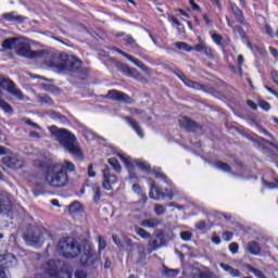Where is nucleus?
Masks as SVG:
<instances>
[{"label": "nucleus", "instance_id": "obj_34", "mask_svg": "<svg viewBox=\"0 0 278 278\" xmlns=\"http://www.w3.org/2000/svg\"><path fill=\"white\" fill-rule=\"evenodd\" d=\"M92 191H93V201L94 203H99L101 201V187L99 185H92Z\"/></svg>", "mask_w": 278, "mask_h": 278}, {"label": "nucleus", "instance_id": "obj_36", "mask_svg": "<svg viewBox=\"0 0 278 278\" xmlns=\"http://www.w3.org/2000/svg\"><path fill=\"white\" fill-rule=\"evenodd\" d=\"M248 270H249V273H253V275H255V277L266 278V276L264 275V273H262V270H260L251 265H248Z\"/></svg>", "mask_w": 278, "mask_h": 278}, {"label": "nucleus", "instance_id": "obj_27", "mask_svg": "<svg viewBox=\"0 0 278 278\" xmlns=\"http://www.w3.org/2000/svg\"><path fill=\"white\" fill-rule=\"evenodd\" d=\"M162 248V242L157 239H150L148 241V253H153L157 251V249Z\"/></svg>", "mask_w": 278, "mask_h": 278}, {"label": "nucleus", "instance_id": "obj_2", "mask_svg": "<svg viewBox=\"0 0 278 278\" xmlns=\"http://www.w3.org/2000/svg\"><path fill=\"white\" fill-rule=\"evenodd\" d=\"M48 129L51 136L63 149L76 157H81V149H79V143H77L75 135H73L68 129L59 128L58 126H50Z\"/></svg>", "mask_w": 278, "mask_h": 278}, {"label": "nucleus", "instance_id": "obj_5", "mask_svg": "<svg viewBox=\"0 0 278 278\" xmlns=\"http://www.w3.org/2000/svg\"><path fill=\"white\" fill-rule=\"evenodd\" d=\"M56 249L60 255L67 260H73L81 253V245L74 238L61 239Z\"/></svg>", "mask_w": 278, "mask_h": 278}, {"label": "nucleus", "instance_id": "obj_11", "mask_svg": "<svg viewBox=\"0 0 278 278\" xmlns=\"http://www.w3.org/2000/svg\"><path fill=\"white\" fill-rule=\"evenodd\" d=\"M103 182H102V188L104 190H113L114 186L118 184V178L116 175L110 173V167H105L103 170Z\"/></svg>", "mask_w": 278, "mask_h": 278}, {"label": "nucleus", "instance_id": "obj_57", "mask_svg": "<svg viewBox=\"0 0 278 278\" xmlns=\"http://www.w3.org/2000/svg\"><path fill=\"white\" fill-rule=\"evenodd\" d=\"M205 227H206V224L203 220L195 224V229H199L200 231H203Z\"/></svg>", "mask_w": 278, "mask_h": 278}, {"label": "nucleus", "instance_id": "obj_42", "mask_svg": "<svg viewBox=\"0 0 278 278\" xmlns=\"http://www.w3.org/2000/svg\"><path fill=\"white\" fill-rule=\"evenodd\" d=\"M180 238L181 240H184L185 242H190L192 240V232L190 231H182L180 233Z\"/></svg>", "mask_w": 278, "mask_h": 278}, {"label": "nucleus", "instance_id": "obj_32", "mask_svg": "<svg viewBox=\"0 0 278 278\" xmlns=\"http://www.w3.org/2000/svg\"><path fill=\"white\" fill-rule=\"evenodd\" d=\"M135 166H137V168H140V170H144L146 173H149V170H151V165L144 161H136Z\"/></svg>", "mask_w": 278, "mask_h": 278}, {"label": "nucleus", "instance_id": "obj_14", "mask_svg": "<svg viewBox=\"0 0 278 278\" xmlns=\"http://www.w3.org/2000/svg\"><path fill=\"white\" fill-rule=\"evenodd\" d=\"M174 75H176V77L180 78L182 84H185V86H187L188 88H193V90H203V85H201L194 80H190V78L186 77V74H184V72H181L179 70H175Z\"/></svg>", "mask_w": 278, "mask_h": 278}, {"label": "nucleus", "instance_id": "obj_37", "mask_svg": "<svg viewBox=\"0 0 278 278\" xmlns=\"http://www.w3.org/2000/svg\"><path fill=\"white\" fill-rule=\"evenodd\" d=\"M68 210L71 214H78V212H81V204H79V202H74L70 205Z\"/></svg>", "mask_w": 278, "mask_h": 278}, {"label": "nucleus", "instance_id": "obj_60", "mask_svg": "<svg viewBox=\"0 0 278 278\" xmlns=\"http://www.w3.org/2000/svg\"><path fill=\"white\" fill-rule=\"evenodd\" d=\"M26 125H29L30 127H34V129H42L38 124L31 122L30 119L26 121Z\"/></svg>", "mask_w": 278, "mask_h": 278}, {"label": "nucleus", "instance_id": "obj_51", "mask_svg": "<svg viewBox=\"0 0 278 278\" xmlns=\"http://www.w3.org/2000/svg\"><path fill=\"white\" fill-rule=\"evenodd\" d=\"M88 177H97V173L94 172V167L92 164H89L87 167Z\"/></svg>", "mask_w": 278, "mask_h": 278}, {"label": "nucleus", "instance_id": "obj_6", "mask_svg": "<svg viewBox=\"0 0 278 278\" xmlns=\"http://www.w3.org/2000/svg\"><path fill=\"white\" fill-rule=\"evenodd\" d=\"M47 237H49L47 230H42L36 227L28 229L24 233V240L29 247H39V244H42L45 242V239Z\"/></svg>", "mask_w": 278, "mask_h": 278}, {"label": "nucleus", "instance_id": "obj_47", "mask_svg": "<svg viewBox=\"0 0 278 278\" xmlns=\"http://www.w3.org/2000/svg\"><path fill=\"white\" fill-rule=\"evenodd\" d=\"M46 164L45 161L39 159L33 161V166H35V168H45Z\"/></svg>", "mask_w": 278, "mask_h": 278}, {"label": "nucleus", "instance_id": "obj_31", "mask_svg": "<svg viewBox=\"0 0 278 278\" xmlns=\"http://www.w3.org/2000/svg\"><path fill=\"white\" fill-rule=\"evenodd\" d=\"M215 168H218L219 170H223L224 173H231V166H229V164L222 162V161H217L215 163Z\"/></svg>", "mask_w": 278, "mask_h": 278}, {"label": "nucleus", "instance_id": "obj_25", "mask_svg": "<svg viewBox=\"0 0 278 278\" xmlns=\"http://www.w3.org/2000/svg\"><path fill=\"white\" fill-rule=\"evenodd\" d=\"M220 268H223V270H225V273H228V275H230V277H240V270L225 264V263H220L219 264Z\"/></svg>", "mask_w": 278, "mask_h": 278}, {"label": "nucleus", "instance_id": "obj_18", "mask_svg": "<svg viewBox=\"0 0 278 278\" xmlns=\"http://www.w3.org/2000/svg\"><path fill=\"white\" fill-rule=\"evenodd\" d=\"M2 18L9 23H25V21H27V17L17 15L16 12L3 13Z\"/></svg>", "mask_w": 278, "mask_h": 278}, {"label": "nucleus", "instance_id": "obj_43", "mask_svg": "<svg viewBox=\"0 0 278 278\" xmlns=\"http://www.w3.org/2000/svg\"><path fill=\"white\" fill-rule=\"evenodd\" d=\"M125 58L126 60H129V62L135 64V66H137L138 68H140V66L142 65V62L140 60L135 59L132 55L125 54Z\"/></svg>", "mask_w": 278, "mask_h": 278}, {"label": "nucleus", "instance_id": "obj_40", "mask_svg": "<svg viewBox=\"0 0 278 278\" xmlns=\"http://www.w3.org/2000/svg\"><path fill=\"white\" fill-rule=\"evenodd\" d=\"M51 117L54 119V121H60L61 123H68V119L66 118V116L62 115L61 113H55L53 112L51 114Z\"/></svg>", "mask_w": 278, "mask_h": 278}, {"label": "nucleus", "instance_id": "obj_56", "mask_svg": "<svg viewBox=\"0 0 278 278\" xmlns=\"http://www.w3.org/2000/svg\"><path fill=\"white\" fill-rule=\"evenodd\" d=\"M224 238H225L226 242H231V240L233 239V233L226 231V232H224Z\"/></svg>", "mask_w": 278, "mask_h": 278}, {"label": "nucleus", "instance_id": "obj_22", "mask_svg": "<svg viewBox=\"0 0 278 278\" xmlns=\"http://www.w3.org/2000/svg\"><path fill=\"white\" fill-rule=\"evenodd\" d=\"M118 157H119L121 162H123V164L126 166V168L129 173V178L136 179V175L134 174L136 166H134V164H131V162H129V159L123 156V154H118Z\"/></svg>", "mask_w": 278, "mask_h": 278}, {"label": "nucleus", "instance_id": "obj_23", "mask_svg": "<svg viewBox=\"0 0 278 278\" xmlns=\"http://www.w3.org/2000/svg\"><path fill=\"white\" fill-rule=\"evenodd\" d=\"M162 225V220L157 218L143 219L141 222V227H146V229H155V227H160Z\"/></svg>", "mask_w": 278, "mask_h": 278}, {"label": "nucleus", "instance_id": "obj_58", "mask_svg": "<svg viewBox=\"0 0 278 278\" xmlns=\"http://www.w3.org/2000/svg\"><path fill=\"white\" fill-rule=\"evenodd\" d=\"M189 3H190V5H191L192 10H195V11H198V12L201 11V7H199V4H197V3L194 2V0H189Z\"/></svg>", "mask_w": 278, "mask_h": 278}, {"label": "nucleus", "instance_id": "obj_35", "mask_svg": "<svg viewBox=\"0 0 278 278\" xmlns=\"http://www.w3.org/2000/svg\"><path fill=\"white\" fill-rule=\"evenodd\" d=\"M175 47H177L180 51H187V53H190V51H192V46H190L184 41L176 42Z\"/></svg>", "mask_w": 278, "mask_h": 278}, {"label": "nucleus", "instance_id": "obj_4", "mask_svg": "<svg viewBox=\"0 0 278 278\" xmlns=\"http://www.w3.org/2000/svg\"><path fill=\"white\" fill-rule=\"evenodd\" d=\"M41 270L49 277L61 278V275H66L73 278V267L62 261H48L41 265Z\"/></svg>", "mask_w": 278, "mask_h": 278}, {"label": "nucleus", "instance_id": "obj_21", "mask_svg": "<svg viewBox=\"0 0 278 278\" xmlns=\"http://www.w3.org/2000/svg\"><path fill=\"white\" fill-rule=\"evenodd\" d=\"M179 126L182 127L184 129H187L188 131H194L198 127L194 121L188 117H181L179 119Z\"/></svg>", "mask_w": 278, "mask_h": 278}, {"label": "nucleus", "instance_id": "obj_3", "mask_svg": "<svg viewBox=\"0 0 278 278\" xmlns=\"http://www.w3.org/2000/svg\"><path fill=\"white\" fill-rule=\"evenodd\" d=\"M3 49L14 50L21 58H27V60H35L42 55V51H31V46L23 37H10L2 43Z\"/></svg>", "mask_w": 278, "mask_h": 278}, {"label": "nucleus", "instance_id": "obj_53", "mask_svg": "<svg viewBox=\"0 0 278 278\" xmlns=\"http://www.w3.org/2000/svg\"><path fill=\"white\" fill-rule=\"evenodd\" d=\"M169 23H173V25H176V27H181V22L173 15L169 16Z\"/></svg>", "mask_w": 278, "mask_h": 278}, {"label": "nucleus", "instance_id": "obj_28", "mask_svg": "<svg viewBox=\"0 0 278 278\" xmlns=\"http://www.w3.org/2000/svg\"><path fill=\"white\" fill-rule=\"evenodd\" d=\"M149 197H150V199H153L154 201H160V199H162V193L160 192V189H157V187H155V185L151 186Z\"/></svg>", "mask_w": 278, "mask_h": 278}, {"label": "nucleus", "instance_id": "obj_46", "mask_svg": "<svg viewBox=\"0 0 278 278\" xmlns=\"http://www.w3.org/2000/svg\"><path fill=\"white\" fill-rule=\"evenodd\" d=\"M204 55H206V58H208V60H212V58H214V51L212 50V48L204 46Z\"/></svg>", "mask_w": 278, "mask_h": 278}, {"label": "nucleus", "instance_id": "obj_52", "mask_svg": "<svg viewBox=\"0 0 278 278\" xmlns=\"http://www.w3.org/2000/svg\"><path fill=\"white\" fill-rule=\"evenodd\" d=\"M75 278H88V274L85 270H76Z\"/></svg>", "mask_w": 278, "mask_h": 278}, {"label": "nucleus", "instance_id": "obj_13", "mask_svg": "<svg viewBox=\"0 0 278 278\" xmlns=\"http://www.w3.org/2000/svg\"><path fill=\"white\" fill-rule=\"evenodd\" d=\"M0 278H5V271L3 268H10V266L16 264V256L13 254L0 255Z\"/></svg>", "mask_w": 278, "mask_h": 278}, {"label": "nucleus", "instance_id": "obj_59", "mask_svg": "<svg viewBox=\"0 0 278 278\" xmlns=\"http://www.w3.org/2000/svg\"><path fill=\"white\" fill-rule=\"evenodd\" d=\"M126 42H127V45H129V46H134V45H136V39H134V37H131V35H128V36L126 37Z\"/></svg>", "mask_w": 278, "mask_h": 278}, {"label": "nucleus", "instance_id": "obj_41", "mask_svg": "<svg viewBox=\"0 0 278 278\" xmlns=\"http://www.w3.org/2000/svg\"><path fill=\"white\" fill-rule=\"evenodd\" d=\"M262 184H263L264 188H267V190H276V188H278V179L276 180V184L268 182V181L263 179Z\"/></svg>", "mask_w": 278, "mask_h": 278}, {"label": "nucleus", "instance_id": "obj_15", "mask_svg": "<svg viewBox=\"0 0 278 278\" xmlns=\"http://www.w3.org/2000/svg\"><path fill=\"white\" fill-rule=\"evenodd\" d=\"M228 27H231L233 30V34H239L240 38L243 39L244 42H248V47L251 49V43L249 42V37L247 36V33H244V29L240 27V25H235L233 21L229 20V17H226Z\"/></svg>", "mask_w": 278, "mask_h": 278}, {"label": "nucleus", "instance_id": "obj_8", "mask_svg": "<svg viewBox=\"0 0 278 278\" xmlns=\"http://www.w3.org/2000/svg\"><path fill=\"white\" fill-rule=\"evenodd\" d=\"M106 99H110L111 101H118V103H127L128 105H134V103H136V100L127 93L116 89L110 90L106 94Z\"/></svg>", "mask_w": 278, "mask_h": 278}, {"label": "nucleus", "instance_id": "obj_1", "mask_svg": "<svg viewBox=\"0 0 278 278\" xmlns=\"http://www.w3.org/2000/svg\"><path fill=\"white\" fill-rule=\"evenodd\" d=\"M75 170V165L70 161L50 164L46 167L45 182L51 188H64L68 186V173Z\"/></svg>", "mask_w": 278, "mask_h": 278}, {"label": "nucleus", "instance_id": "obj_12", "mask_svg": "<svg viewBox=\"0 0 278 278\" xmlns=\"http://www.w3.org/2000/svg\"><path fill=\"white\" fill-rule=\"evenodd\" d=\"M2 162L13 170H18V168H23L25 166V161L21 155L4 156Z\"/></svg>", "mask_w": 278, "mask_h": 278}, {"label": "nucleus", "instance_id": "obj_63", "mask_svg": "<svg viewBox=\"0 0 278 278\" xmlns=\"http://www.w3.org/2000/svg\"><path fill=\"white\" fill-rule=\"evenodd\" d=\"M265 31H266L267 36H270L273 38L274 34H273V28L270 27V25L265 26Z\"/></svg>", "mask_w": 278, "mask_h": 278}, {"label": "nucleus", "instance_id": "obj_61", "mask_svg": "<svg viewBox=\"0 0 278 278\" xmlns=\"http://www.w3.org/2000/svg\"><path fill=\"white\" fill-rule=\"evenodd\" d=\"M132 190L134 192H136V194H142V188L140 187V185H134Z\"/></svg>", "mask_w": 278, "mask_h": 278}, {"label": "nucleus", "instance_id": "obj_64", "mask_svg": "<svg viewBox=\"0 0 278 278\" xmlns=\"http://www.w3.org/2000/svg\"><path fill=\"white\" fill-rule=\"evenodd\" d=\"M247 104L249 105V108H251L252 110H257V104L255 102H253L252 100H248Z\"/></svg>", "mask_w": 278, "mask_h": 278}, {"label": "nucleus", "instance_id": "obj_19", "mask_svg": "<svg viewBox=\"0 0 278 278\" xmlns=\"http://www.w3.org/2000/svg\"><path fill=\"white\" fill-rule=\"evenodd\" d=\"M231 12L238 23L241 25H247V20H244V13H242V10L238 8L236 3H230Z\"/></svg>", "mask_w": 278, "mask_h": 278}, {"label": "nucleus", "instance_id": "obj_44", "mask_svg": "<svg viewBox=\"0 0 278 278\" xmlns=\"http://www.w3.org/2000/svg\"><path fill=\"white\" fill-rule=\"evenodd\" d=\"M212 40L215 42V45H218L219 47L223 45V37L220 34H213Z\"/></svg>", "mask_w": 278, "mask_h": 278}, {"label": "nucleus", "instance_id": "obj_10", "mask_svg": "<svg viewBox=\"0 0 278 278\" xmlns=\"http://www.w3.org/2000/svg\"><path fill=\"white\" fill-rule=\"evenodd\" d=\"M97 262V255H94V252H92L90 245H85L80 256V264L83 266H94Z\"/></svg>", "mask_w": 278, "mask_h": 278}, {"label": "nucleus", "instance_id": "obj_54", "mask_svg": "<svg viewBox=\"0 0 278 278\" xmlns=\"http://www.w3.org/2000/svg\"><path fill=\"white\" fill-rule=\"evenodd\" d=\"M193 278H212V276L205 271H199L193 276Z\"/></svg>", "mask_w": 278, "mask_h": 278}, {"label": "nucleus", "instance_id": "obj_29", "mask_svg": "<svg viewBox=\"0 0 278 278\" xmlns=\"http://www.w3.org/2000/svg\"><path fill=\"white\" fill-rule=\"evenodd\" d=\"M129 112L130 114H137L139 116H141L142 119H146V121H151V115H147V112L144 110H141V109H129Z\"/></svg>", "mask_w": 278, "mask_h": 278}, {"label": "nucleus", "instance_id": "obj_26", "mask_svg": "<svg viewBox=\"0 0 278 278\" xmlns=\"http://www.w3.org/2000/svg\"><path fill=\"white\" fill-rule=\"evenodd\" d=\"M220 268H223V270H225V273H228V275H230V277H240V270L225 264V263H220L219 264Z\"/></svg>", "mask_w": 278, "mask_h": 278}, {"label": "nucleus", "instance_id": "obj_16", "mask_svg": "<svg viewBox=\"0 0 278 278\" xmlns=\"http://www.w3.org/2000/svg\"><path fill=\"white\" fill-rule=\"evenodd\" d=\"M10 210H12L10 193L0 191V212H10Z\"/></svg>", "mask_w": 278, "mask_h": 278}, {"label": "nucleus", "instance_id": "obj_55", "mask_svg": "<svg viewBox=\"0 0 278 278\" xmlns=\"http://www.w3.org/2000/svg\"><path fill=\"white\" fill-rule=\"evenodd\" d=\"M99 251H103L106 247L105 239L103 237H99Z\"/></svg>", "mask_w": 278, "mask_h": 278}, {"label": "nucleus", "instance_id": "obj_50", "mask_svg": "<svg viewBox=\"0 0 278 278\" xmlns=\"http://www.w3.org/2000/svg\"><path fill=\"white\" fill-rule=\"evenodd\" d=\"M205 45L203 41L198 43L194 48L192 47V51H197L198 53H201V51H204Z\"/></svg>", "mask_w": 278, "mask_h": 278}, {"label": "nucleus", "instance_id": "obj_30", "mask_svg": "<svg viewBox=\"0 0 278 278\" xmlns=\"http://www.w3.org/2000/svg\"><path fill=\"white\" fill-rule=\"evenodd\" d=\"M135 232L139 238H142V240H149L151 238V232L144 230L143 228L136 227Z\"/></svg>", "mask_w": 278, "mask_h": 278}, {"label": "nucleus", "instance_id": "obj_48", "mask_svg": "<svg viewBox=\"0 0 278 278\" xmlns=\"http://www.w3.org/2000/svg\"><path fill=\"white\" fill-rule=\"evenodd\" d=\"M240 249V247L238 245L237 242H232L229 244V251L236 255V253H238V250Z\"/></svg>", "mask_w": 278, "mask_h": 278}, {"label": "nucleus", "instance_id": "obj_39", "mask_svg": "<svg viewBox=\"0 0 278 278\" xmlns=\"http://www.w3.org/2000/svg\"><path fill=\"white\" fill-rule=\"evenodd\" d=\"M154 214H156V216H162L163 214H166V206L162 204H155Z\"/></svg>", "mask_w": 278, "mask_h": 278}, {"label": "nucleus", "instance_id": "obj_9", "mask_svg": "<svg viewBox=\"0 0 278 278\" xmlns=\"http://www.w3.org/2000/svg\"><path fill=\"white\" fill-rule=\"evenodd\" d=\"M61 71H79L81 68V62L75 55H66L61 64H59Z\"/></svg>", "mask_w": 278, "mask_h": 278}, {"label": "nucleus", "instance_id": "obj_17", "mask_svg": "<svg viewBox=\"0 0 278 278\" xmlns=\"http://www.w3.org/2000/svg\"><path fill=\"white\" fill-rule=\"evenodd\" d=\"M124 121H126L127 125H129V127L135 130L139 138H144V130H142V126H140L138 121L129 116H125Z\"/></svg>", "mask_w": 278, "mask_h": 278}, {"label": "nucleus", "instance_id": "obj_62", "mask_svg": "<svg viewBox=\"0 0 278 278\" xmlns=\"http://www.w3.org/2000/svg\"><path fill=\"white\" fill-rule=\"evenodd\" d=\"M112 239H113L114 244H116V247H122V242H121V239L118 238V236L113 235Z\"/></svg>", "mask_w": 278, "mask_h": 278}, {"label": "nucleus", "instance_id": "obj_49", "mask_svg": "<svg viewBox=\"0 0 278 278\" xmlns=\"http://www.w3.org/2000/svg\"><path fill=\"white\" fill-rule=\"evenodd\" d=\"M260 108H262V110H264L265 112H268L270 110V103L262 100L258 102Z\"/></svg>", "mask_w": 278, "mask_h": 278}, {"label": "nucleus", "instance_id": "obj_45", "mask_svg": "<svg viewBox=\"0 0 278 278\" xmlns=\"http://www.w3.org/2000/svg\"><path fill=\"white\" fill-rule=\"evenodd\" d=\"M40 103H46L47 105H53V99L49 96H43L39 98Z\"/></svg>", "mask_w": 278, "mask_h": 278}, {"label": "nucleus", "instance_id": "obj_7", "mask_svg": "<svg viewBox=\"0 0 278 278\" xmlns=\"http://www.w3.org/2000/svg\"><path fill=\"white\" fill-rule=\"evenodd\" d=\"M0 88H2V90H7V92L12 94V97H15V99H18V101H25V94L23 91L9 78H2L0 80Z\"/></svg>", "mask_w": 278, "mask_h": 278}, {"label": "nucleus", "instance_id": "obj_38", "mask_svg": "<svg viewBox=\"0 0 278 278\" xmlns=\"http://www.w3.org/2000/svg\"><path fill=\"white\" fill-rule=\"evenodd\" d=\"M124 71H125V73H127V75L129 76V77H135V78H138V77H140V73L138 72V70H136V68H131V67H125L124 68Z\"/></svg>", "mask_w": 278, "mask_h": 278}, {"label": "nucleus", "instance_id": "obj_24", "mask_svg": "<svg viewBox=\"0 0 278 278\" xmlns=\"http://www.w3.org/2000/svg\"><path fill=\"white\" fill-rule=\"evenodd\" d=\"M135 247L137 249L139 260H147V255H151V252H149V248L144 247V244L135 243Z\"/></svg>", "mask_w": 278, "mask_h": 278}, {"label": "nucleus", "instance_id": "obj_20", "mask_svg": "<svg viewBox=\"0 0 278 278\" xmlns=\"http://www.w3.org/2000/svg\"><path fill=\"white\" fill-rule=\"evenodd\" d=\"M245 251L250 253V255H260L262 253V247L257 241H250L245 245Z\"/></svg>", "mask_w": 278, "mask_h": 278}, {"label": "nucleus", "instance_id": "obj_33", "mask_svg": "<svg viewBox=\"0 0 278 278\" xmlns=\"http://www.w3.org/2000/svg\"><path fill=\"white\" fill-rule=\"evenodd\" d=\"M109 164H110V166H112V168H113V170H115V173H121V170H122L121 163H118V160L116 157L109 159Z\"/></svg>", "mask_w": 278, "mask_h": 278}]
</instances>
